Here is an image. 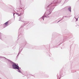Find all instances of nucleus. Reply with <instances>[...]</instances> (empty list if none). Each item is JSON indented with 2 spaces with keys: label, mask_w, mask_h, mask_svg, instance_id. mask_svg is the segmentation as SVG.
<instances>
[{
  "label": "nucleus",
  "mask_w": 79,
  "mask_h": 79,
  "mask_svg": "<svg viewBox=\"0 0 79 79\" xmlns=\"http://www.w3.org/2000/svg\"><path fill=\"white\" fill-rule=\"evenodd\" d=\"M12 66L13 69H19V67H18V66H17L15 64H13Z\"/></svg>",
  "instance_id": "nucleus-1"
},
{
  "label": "nucleus",
  "mask_w": 79,
  "mask_h": 79,
  "mask_svg": "<svg viewBox=\"0 0 79 79\" xmlns=\"http://www.w3.org/2000/svg\"><path fill=\"white\" fill-rule=\"evenodd\" d=\"M8 22H7L5 23V25L7 26L8 25Z\"/></svg>",
  "instance_id": "nucleus-2"
},
{
  "label": "nucleus",
  "mask_w": 79,
  "mask_h": 79,
  "mask_svg": "<svg viewBox=\"0 0 79 79\" xmlns=\"http://www.w3.org/2000/svg\"><path fill=\"white\" fill-rule=\"evenodd\" d=\"M68 10L69 11H71V8L70 7L69 8Z\"/></svg>",
  "instance_id": "nucleus-3"
},
{
  "label": "nucleus",
  "mask_w": 79,
  "mask_h": 79,
  "mask_svg": "<svg viewBox=\"0 0 79 79\" xmlns=\"http://www.w3.org/2000/svg\"><path fill=\"white\" fill-rule=\"evenodd\" d=\"M43 20H44V18H43Z\"/></svg>",
  "instance_id": "nucleus-4"
}]
</instances>
